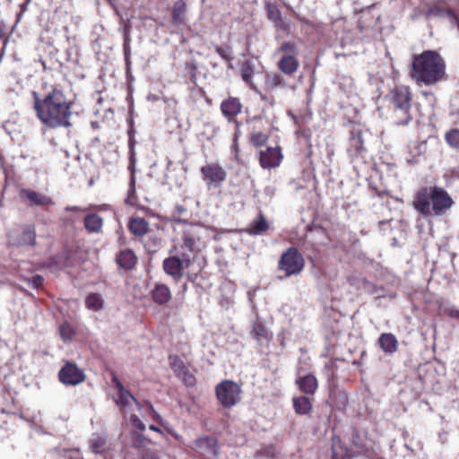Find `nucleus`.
<instances>
[{"mask_svg": "<svg viewBox=\"0 0 459 459\" xmlns=\"http://www.w3.org/2000/svg\"><path fill=\"white\" fill-rule=\"evenodd\" d=\"M33 108L45 128H70L73 126V101L62 89L55 86L42 98L37 92H33Z\"/></svg>", "mask_w": 459, "mask_h": 459, "instance_id": "1", "label": "nucleus"}, {"mask_svg": "<svg viewBox=\"0 0 459 459\" xmlns=\"http://www.w3.org/2000/svg\"><path fill=\"white\" fill-rule=\"evenodd\" d=\"M446 73V64L436 51L425 50L414 56L411 76L418 85H432L440 82Z\"/></svg>", "mask_w": 459, "mask_h": 459, "instance_id": "2", "label": "nucleus"}, {"mask_svg": "<svg viewBox=\"0 0 459 459\" xmlns=\"http://www.w3.org/2000/svg\"><path fill=\"white\" fill-rule=\"evenodd\" d=\"M451 195L441 186H424L419 189L412 202L414 209L424 216H442L454 205Z\"/></svg>", "mask_w": 459, "mask_h": 459, "instance_id": "3", "label": "nucleus"}, {"mask_svg": "<svg viewBox=\"0 0 459 459\" xmlns=\"http://www.w3.org/2000/svg\"><path fill=\"white\" fill-rule=\"evenodd\" d=\"M411 98L412 93L408 86H395L391 91L393 119L396 125L406 126L411 121Z\"/></svg>", "mask_w": 459, "mask_h": 459, "instance_id": "4", "label": "nucleus"}, {"mask_svg": "<svg viewBox=\"0 0 459 459\" xmlns=\"http://www.w3.org/2000/svg\"><path fill=\"white\" fill-rule=\"evenodd\" d=\"M275 55L281 56L277 63V67L281 73L286 75H292L298 71L299 67L298 59L299 48L295 42H282L276 49Z\"/></svg>", "mask_w": 459, "mask_h": 459, "instance_id": "5", "label": "nucleus"}, {"mask_svg": "<svg viewBox=\"0 0 459 459\" xmlns=\"http://www.w3.org/2000/svg\"><path fill=\"white\" fill-rule=\"evenodd\" d=\"M216 397L227 409L232 408L241 401V387L236 382L224 380L215 387Z\"/></svg>", "mask_w": 459, "mask_h": 459, "instance_id": "6", "label": "nucleus"}, {"mask_svg": "<svg viewBox=\"0 0 459 459\" xmlns=\"http://www.w3.org/2000/svg\"><path fill=\"white\" fill-rule=\"evenodd\" d=\"M194 261L190 257V254L184 253L169 256L163 260L162 268L166 274L169 275L173 280L178 281L183 277L184 270L193 264Z\"/></svg>", "mask_w": 459, "mask_h": 459, "instance_id": "7", "label": "nucleus"}, {"mask_svg": "<svg viewBox=\"0 0 459 459\" xmlns=\"http://www.w3.org/2000/svg\"><path fill=\"white\" fill-rule=\"evenodd\" d=\"M304 265V258L295 247H290L281 255L279 261V268L284 271L287 276L299 273Z\"/></svg>", "mask_w": 459, "mask_h": 459, "instance_id": "8", "label": "nucleus"}, {"mask_svg": "<svg viewBox=\"0 0 459 459\" xmlns=\"http://www.w3.org/2000/svg\"><path fill=\"white\" fill-rule=\"evenodd\" d=\"M201 228L197 225L190 224L186 227L182 235V243L178 247V253L190 254V257L194 260L195 254L199 250V231Z\"/></svg>", "mask_w": 459, "mask_h": 459, "instance_id": "9", "label": "nucleus"}, {"mask_svg": "<svg viewBox=\"0 0 459 459\" xmlns=\"http://www.w3.org/2000/svg\"><path fill=\"white\" fill-rule=\"evenodd\" d=\"M201 173L208 187L220 186L227 178L226 170L218 163H207L201 168Z\"/></svg>", "mask_w": 459, "mask_h": 459, "instance_id": "10", "label": "nucleus"}, {"mask_svg": "<svg viewBox=\"0 0 459 459\" xmlns=\"http://www.w3.org/2000/svg\"><path fill=\"white\" fill-rule=\"evenodd\" d=\"M60 382L66 385H76L85 380L83 371L76 364L66 362L58 373Z\"/></svg>", "mask_w": 459, "mask_h": 459, "instance_id": "11", "label": "nucleus"}, {"mask_svg": "<svg viewBox=\"0 0 459 459\" xmlns=\"http://www.w3.org/2000/svg\"><path fill=\"white\" fill-rule=\"evenodd\" d=\"M8 241L16 247H34L36 245L35 227L33 225L23 226L20 233H11Z\"/></svg>", "mask_w": 459, "mask_h": 459, "instance_id": "12", "label": "nucleus"}, {"mask_svg": "<svg viewBox=\"0 0 459 459\" xmlns=\"http://www.w3.org/2000/svg\"><path fill=\"white\" fill-rule=\"evenodd\" d=\"M20 198L30 206L48 207L54 204L51 197L30 188H22Z\"/></svg>", "mask_w": 459, "mask_h": 459, "instance_id": "13", "label": "nucleus"}, {"mask_svg": "<svg viewBox=\"0 0 459 459\" xmlns=\"http://www.w3.org/2000/svg\"><path fill=\"white\" fill-rule=\"evenodd\" d=\"M282 160V154L280 148L269 147L261 151L259 154V162L263 169H271L278 167Z\"/></svg>", "mask_w": 459, "mask_h": 459, "instance_id": "14", "label": "nucleus"}, {"mask_svg": "<svg viewBox=\"0 0 459 459\" xmlns=\"http://www.w3.org/2000/svg\"><path fill=\"white\" fill-rule=\"evenodd\" d=\"M242 104L238 98L229 97L221 104L222 115L230 122L241 112Z\"/></svg>", "mask_w": 459, "mask_h": 459, "instance_id": "15", "label": "nucleus"}, {"mask_svg": "<svg viewBox=\"0 0 459 459\" xmlns=\"http://www.w3.org/2000/svg\"><path fill=\"white\" fill-rule=\"evenodd\" d=\"M151 297L155 304L164 306L169 302L172 294L166 284L156 282L151 290Z\"/></svg>", "mask_w": 459, "mask_h": 459, "instance_id": "16", "label": "nucleus"}, {"mask_svg": "<svg viewBox=\"0 0 459 459\" xmlns=\"http://www.w3.org/2000/svg\"><path fill=\"white\" fill-rule=\"evenodd\" d=\"M299 390L307 395H312L316 393L318 384L315 376L307 374L304 377H299L296 380Z\"/></svg>", "mask_w": 459, "mask_h": 459, "instance_id": "17", "label": "nucleus"}, {"mask_svg": "<svg viewBox=\"0 0 459 459\" xmlns=\"http://www.w3.org/2000/svg\"><path fill=\"white\" fill-rule=\"evenodd\" d=\"M427 15L438 18H448L452 24H456L458 22V17L452 9L445 8L437 4L428 9Z\"/></svg>", "mask_w": 459, "mask_h": 459, "instance_id": "18", "label": "nucleus"}, {"mask_svg": "<svg viewBox=\"0 0 459 459\" xmlns=\"http://www.w3.org/2000/svg\"><path fill=\"white\" fill-rule=\"evenodd\" d=\"M251 334L260 346H267L270 341V334L267 328L259 321H255L252 326Z\"/></svg>", "mask_w": 459, "mask_h": 459, "instance_id": "19", "label": "nucleus"}, {"mask_svg": "<svg viewBox=\"0 0 459 459\" xmlns=\"http://www.w3.org/2000/svg\"><path fill=\"white\" fill-rule=\"evenodd\" d=\"M128 230L134 237H143L148 233L149 223L141 217L132 218L128 222Z\"/></svg>", "mask_w": 459, "mask_h": 459, "instance_id": "20", "label": "nucleus"}, {"mask_svg": "<svg viewBox=\"0 0 459 459\" xmlns=\"http://www.w3.org/2000/svg\"><path fill=\"white\" fill-rule=\"evenodd\" d=\"M377 342L385 353H394L398 349V341L393 333H384L380 334Z\"/></svg>", "mask_w": 459, "mask_h": 459, "instance_id": "21", "label": "nucleus"}, {"mask_svg": "<svg viewBox=\"0 0 459 459\" xmlns=\"http://www.w3.org/2000/svg\"><path fill=\"white\" fill-rule=\"evenodd\" d=\"M116 261L121 268L130 270L136 264L137 257L133 250L125 249L117 255Z\"/></svg>", "mask_w": 459, "mask_h": 459, "instance_id": "22", "label": "nucleus"}, {"mask_svg": "<svg viewBox=\"0 0 459 459\" xmlns=\"http://www.w3.org/2000/svg\"><path fill=\"white\" fill-rule=\"evenodd\" d=\"M196 446L204 453L217 456L219 454L217 440L212 437L198 438L195 442Z\"/></svg>", "mask_w": 459, "mask_h": 459, "instance_id": "23", "label": "nucleus"}, {"mask_svg": "<svg viewBox=\"0 0 459 459\" xmlns=\"http://www.w3.org/2000/svg\"><path fill=\"white\" fill-rule=\"evenodd\" d=\"M285 86L284 79L281 75L275 73H267L264 76V90L267 92H273L277 88Z\"/></svg>", "mask_w": 459, "mask_h": 459, "instance_id": "24", "label": "nucleus"}, {"mask_svg": "<svg viewBox=\"0 0 459 459\" xmlns=\"http://www.w3.org/2000/svg\"><path fill=\"white\" fill-rule=\"evenodd\" d=\"M293 408L296 413L307 415L312 409V403L307 396H297L292 399Z\"/></svg>", "mask_w": 459, "mask_h": 459, "instance_id": "25", "label": "nucleus"}, {"mask_svg": "<svg viewBox=\"0 0 459 459\" xmlns=\"http://www.w3.org/2000/svg\"><path fill=\"white\" fill-rule=\"evenodd\" d=\"M269 229V223L264 216L260 212L258 216L250 223L249 233L260 235Z\"/></svg>", "mask_w": 459, "mask_h": 459, "instance_id": "26", "label": "nucleus"}, {"mask_svg": "<svg viewBox=\"0 0 459 459\" xmlns=\"http://www.w3.org/2000/svg\"><path fill=\"white\" fill-rule=\"evenodd\" d=\"M186 6L183 0L174 3L172 9V22L176 25L181 24L186 17Z\"/></svg>", "mask_w": 459, "mask_h": 459, "instance_id": "27", "label": "nucleus"}, {"mask_svg": "<svg viewBox=\"0 0 459 459\" xmlns=\"http://www.w3.org/2000/svg\"><path fill=\"white\" fill-rule=\"evenodd\" d=\"M103 225V220L96 213L88 214L84 218V227L90 232H99Z\"/></svg>", "mask_w": 459, "mask_h": 459, "instance_id": "28", "label": "nucleus"}, {"mask_svg": "<svg viewBox=\"0 0 459 459\" xmlns=\"http://www.w3.org/2000/svg\"><path fill=\"white\" fill-rule=\"evenodd\" d=\"M241 77L243 81L248 83L253 90L258 92L256 85L253 82V78L255 75V71L253 65L250 62H245L241 66Z\"/></svg>", "mask_w": 459, "mask_h": 459, "instance_id": "29", "label": "nucleus"}, {"mask_svg": "<svg viewBox=\"0 0 459 459\" xmlns=\"http://www.w3.org/2000/svg\"><path fill=\"white\" fill-rule=\"evenodd\" d=\"M350 144L351 147L354 149L357 154H359L364 150V143L362 139V133L360 130L351 132Z\"/></svg>", "mask_w": 459, "mask_h": 459, "instance_id": "30", "label": "nucleus"}, {"mask_svg": "<svg viewBox=\"0 0 459 459\" xmlns=\"http://www.w3.org/2000/svg\"><path fill=\"white\" fill-rule=\"evenodd\" d=\"M85 304L87 308L93 311H98L103 307V299L100 295L97 293H91L87 296Z\"/></svg>", "mask_w": 459, "mask_h": 459, "instance_id": "31", "label": "nucleus"}, {"mask_svg": "<svg viewBox=\"0 0 459 459\" xmlns=\"http://www.w3.org/2000/svg\"><path fill=\"white\" fill-rule=\"evenodd\" d=\"M151 444V440L139 432H133L131 445L134 448H143Z\"/></svg>", "mask_w": 459, "mask_h": 459, "instance_id": "32", "label": "nucleus"}, {"mask_svg": "<svg viewBox=\"0 0 459 459\" xmlns=\"http://www.w3.org/2000/svg\"><path fill=\"white\" fill-rule=\"evenodd\" d=\"M445 138L451 147L459 149V129H451L446 132Z\"/></svg>", "mask_w": 459, "mask_h": 459, "instance_id": "33", "label": "nucleus"}, {"mask_svg": "<svg viewBox=\"0 0 459 459\" xmlns=\"http://www.w3.org/2000/svg\"><path fill=\"white\" fill-rule=\"evenodd\" d=\"M126 204L129 205H136V195H135V178L134 177H131L129 183V189L127 192V197L126 199Z\"/></svg>", "mask_w": 459, "mask_h": 459, "instance_id": "34", "label": "nucleus"}, {"mask_svg": "<svg viewBox=\"0 0 459 459\" xmlns=\"http://www.w3.org/2000/svg\"><path fill=\"white\" fill-rule=\"evenodd\" d=\"M131 401L136 403V399L128 390L124 387L118 391V401H117V403H120L122 405L126 406L130 403Z\"/></svg>", "mask_w": 459, "mask_h": 459, "instance_id": "35", "label": "nucleus"}, {"mask_svg": "<svg viewBox=\"0 0 459 459\" xmlns=\"http://www.w3.org/2000/svg\"><path fill=\"white\" fill-rule=\"evenodd\" d=\"M268 136L262 132H253L251 134V143L255 147H261L265 144Z\"/></svg>", "mask_w": 459, "mask_h": 459, "instance_id": "36", "label": "nucleus"}, {"mask_svg": "<svg viewBox=\"0 0 459 459\" xmlns=\"http://www.w3.org/2000/svg\"><path fill=\"white\" fill-rule=\"evenodd\" d=\"M169 365L171 368L176 372L177 374H181L182 372H185V366L182 360H180L178 356H169Z\"/></svg>", "mask_w": 459, "mask_h": 459, "instance_id": "37", "label": "nucleus"}, {"mask_svg": "<svg viewBox=\"0 0 459 459\" xmlns=\"http://www.w3.org/2000/svg\"><path fill=\"white\" fill-rule=\"evenodd\" d=\"M59 333L64 341H69L72 339L74 331L69 324L64 323L59 327Z\"/></svg>", "mask_w": 459, "mask_h": 459, "instance_id": "38", "label": "nucleus"}, {"mask_svg": "<svg viewBox=\"0 0 459 459\" xmlns=\"http://www.w3.org/2000/svg\"><path fill=\"white\" fill-rule=\"evenodd\" d=\"M215 51L225 61L232 60L231 52L229 47L222 48L221 46L216 45Z\"/></svg>", "mask_w": 459, "mask_h": 459, "instance_id": "39", "label": "nucleus"}, {"mask_svg": "<svg viewBox=\"0 0 459 459\" xmlns=\"http://www.w3.org/2000/svg\"><path fill=\"white\" fill-rule=\"evenodd\" d=\"M268 9V17L273 21H279L281 19V12L275 5L269 4L267 6Z\"/></svg>", "mask_w": 459, "mask_h": 459, "instance_id": "40", "label": "nucleus"}, {"mask_svg": "<svg viewBox=\"0 0 459 459\" xmlns=\"http://www.w3.org/2000/svg\"><path fill=\"white\" fill-rule=\"evenodd\" d=\"M105 440L102 437H97L91 441V449L95 453L100 452L104 448Z\"/></svg>", "mask_w": 459, "mask_h": 459, "instance_id": "41", "label": "nucleus"}, {"mask_svg": "<svg viewBox=\"0 0 459 459\" xmlns=\"http://www.w3.org/2000/svg\"><path fill=\"white\" fill-rule=\"evenodd\" d=\"M44 279L40 275H35L28 280V284L30 287L34 289L39 288L43 284Z\"/></svg>", "mask_w": 459, "mask_h": 459, "instance_id": "42", "label": "nucleus"}, {"mask_svg": "<svg viewBox=\"0 0 459 459\" xmlns=\"http://www.w3.org/2000/svg\"><path fill=\"white\" fill-rule=\"evenodd\" d=\"M142 459H160L159 452L152 449H147L142 454Z\"/></svg>", "mask_w": 459, "mask_h": 459, "instance_id": "43", "label": "nucleus"}, {"mask_svg": "<svg viewBox=\"0 0 459 459\" xmlns=\"http://www.w3.org/2000/svg\"><path fill=\"white\" fill-rule=\"evenodd\" d=\"M186 213V208L182 204L175 205V214L173 217L177 221H180L179 217Z\"/></svg>", "mask_w": 459, "mask_h": 459, "instance_id": "44", "label": "nucleus"}, {"mask_svg": "<svg viewBox=\"0 0 459 459\" xmlns=\"http://www.w3.org/2000/svg\"><path fill=\"white\" fill-rule=\"evenodd\" d=\"M132 422L140 431H143L145 429L144 423L137 416L132 417Z\"/></svg>", "mask_w": 459, "mask_h": 459, "instance_id": "45", "label": "nucleus"}, {"mask_svg": "<svg viewBox=\"0 0 459 459\" xmlns=\"http://www.w3.org/2000/svg\"><path fill=\"white\" fill-rule=\"evenodd\" d=\"M446 315L451 318H455L459 320V309L455 307H450L446 309Z\"/></svg>", "mask_w": 459, "mask_h": 459, "instance_id": "46", "label": "nucleus"}, {"mask_svg": "<svg viewBox=\"0 0 459 459\" xmlns=\"http://www.w3.org/2000/svg\"><path fill=\"white\" fill-rule=\"evenodd\" d=\"M111 381H112V384L115 385V387L117 389V391L124 388V385H122V383L119 381V379L117 378V377L115 374H112Z\"/></svg>", "mask_w": 459, "mask_h": 459, "instance_id": "47", "label": "nucleus"}, {"mask_svg": "<svg viewBox=\"0 0 459 459\" xmlns=\"http://www.w3.org/2000/svg\"><path fill=\"white\" fill-rule=\"evenodd\" d=\"M183 373L185 374V381H186V383L187 385H193L194 382H195L194 377L191 374L186 373V370Z\"/></svg>", "mask_w": 459, "mask_h": 459, "instance_id": "48", "label": "nucleus"}, {"mask_svg": "<svg viewBox=\"0 0 459 459\" xmlns=\"http://www.w3.org/2000/svg\"><path fill=\"white\" fill-rule=\"evenodd\" d=\"M260 96H261V100H264V101H267L269 102L270 104H273L274 102V100L273 97H267L266 95H263L260 93Z\"/></svg>", "mask_w": 459, "mask_h": 459, "instance_id": "49", "label": "nucleus"}, {"mask_svg": "<svg viewBox=\"0 0 459 459\" xmlns=\"http://www.w3.org/2000/svg\"><path fill=\"white\" fill-rule=\"evenodd\" d=\"M149 429L152 431H155V432H161V430L155 425H150Z\"/></svg>", "mask_w": 459, "mask_h": 459, "instance_id": "50", "label": "nucleus"}, {"mask_svg": "<svg viewBox=\"0 0 459 459\" xmlns=\"http://www.w3.org/2000/svg\"><path fill=\"white\" fill-rule=\"evenodd\" d=\"M66 211H73V212H78L80 211V208L78 206H73V207H66Z\"/></svg>", "mask_w": 459, "mask_h": 459, "instance_id": "51", "label": "nucleus"}]
</instances>
